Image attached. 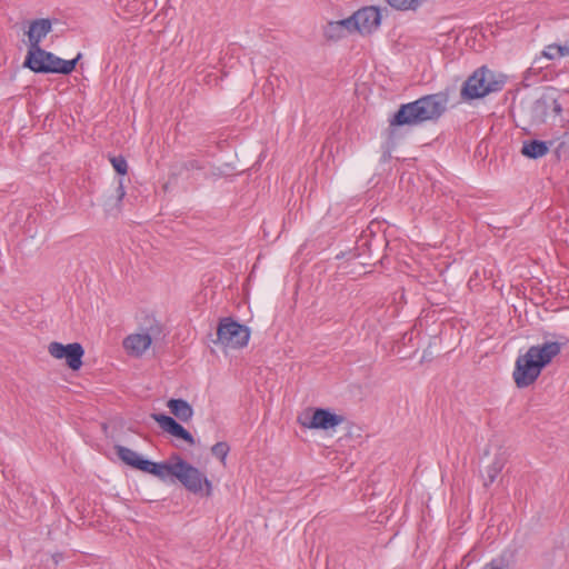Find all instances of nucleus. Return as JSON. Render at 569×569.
I'll return each instance as SVG.
<instances>
[{
  "mask_svg": "<svg viewBox=\"0 0 569 569\" xmlns=\"http://www.w3.org/2000/svg\"><path fill=\"white\" fill-rule=\"evenodd\" d=\"M448 100L447 93L438 92L401 104L389 120V127H416L428 121H436L445 113Z\"/></svg>",
  "mask_w": 569,
  "mask_h": 569,
  "instance_id": "1",
  "label": "nucleus"
},
{
  "mask_svg": "<svg viewBox=\"0 0 569 569\" xmlns=\"http://www.w3.org/2000/svg\"><path fill=\"white\" fill-rule=\"evenodd\" d=\"M562 346H565L563 342L546 341L530 347L525 355L519 356L512 373L516 386L527 388L532 385L541 370L560 353Z\"/></svg>",
  "mask_w": 569,
  "mask_h": 569,
  "instance_id": "2",
  "label": "nucleus"
},
{
  "mask_svg": "<svg viewBox=\"0 0 569 569\" xmlns=\"http://www.w3.org/2000/svg\"><path fill=\"white\" fill-rule=\"evenodd\" d=\"M80 54L76 59L64 60L51 52L37 48L34 50H28L24 66L38 73H71L77 64Z\"/></svg>",
  "mask_w": 569,
  "mask_h": 569,
  "instance_id": "3",
  "label": "nucleus"
},
{
  "mask_svg": "<svg viewBox=\"0 0 569 569\" xmlns=\"http://www.w3.org/2000/svg\"><path fill=\"white\" fill-rule=\"evenodd\" d=\"M500 88L501 82L493 80L492 72L486 68H481L475 71L465 82L461 96L466 100L478 99L490 92L498 91Z\"/></svg>",
  "mask_w": 569,
  "mask_h": 569,
  "instance_id": "4",
  "label": "nucleus"
},
{
  "mask_svg": "<svg viewBox=\"0 0 569 569\" xmlns=\"http://www.w3.org/2000/svg\"><path fill=\"white\" fill-rule=\"evenodd\" d=\"M176 478L192 493H203L207 497L212 493V483L204 473L181 458H178Z\"/></svg>",
  "mask_w": 569,
  "mask_h": 569,
  "instance_id": "5",
  "label": "nucleus"
},
{
  "mask_svg": "<svg viewBox=\"0 0 569 569\" xmlns=\"http://www.w3.org/2000/svg\"><path fill=\"white\" fill-rule=\"evenodd\" d=\"M217 337V342L224 348L238 349L247 346L250 331L246 326L238 323L231 318H223L219 322Z\"/></svg>",
  "mask_w": 569,
  "mask_h": 569,
  "instance_id": "6",
  "label": "nucleus"
},
{
  "mask_svg": "<svg viewBox=\"0 0 569 569\" xmlns=\"http://www.w3.org/2000/svg\"><path fill=\"white\" fill-rule=\"evenodd\" d=\"M299 423L308 429L328 430L343 422V417L330 412L328 409L317 408L305 411L298 418Z\"/></svg>",
  "mask_w": 569,
  "mask_h": 569,
  "instance_id": "7",
  "label": "nucleus"
},
{
  "mask_svg": "<svg viewBox=\"0 0 569 569\" xmlns=\"http://www.w3.org/2000/svg\"><path fill=\"white\" fill-rule=\"evenodd\" d=\"M48 352L56 359H64L68 367L72 370H79L82 366L84 350L78 342L62 345L53 341L49 343Z\"/></svg>",
  "mask_w": 569,
  "mask_h": 569,
  "instance_id": "8",
  "label": "nucleus"
},
{
  "mask_svg": "<svg viewBox=\"0 0 569 569\" xmlns=\"http://www.w3.org/2000/svg\"><path fill=\"white\" fill-rule=\"evenodd\" d=\"M356 31L361 34H370L381 23L380 10L376 7H366L353 13Z\"/></svg>",
  "mask_w": 569,
  "mask_h": 569,
  "instance_id": "9",
  "label": "nucleus"
},
{
  "mask_svg": "<svg viewBox=\"0 0 569 569\" xmlns=\"http://www.w3.org/2000/svg\"><path fill=\"white\" fill-rule=\"evenodd\" d=\"M151 418L164 432H168L173 437L181 438L189 445H194V438L192 435L173 418L162 413H152Z\"/></svg>",
  "mask_w": 569,
  "mask_h": 569,
  "instance_id": "10",
  "label": "nucleus"
},
{
  "mask_svg": "<svg viewBox=\"0 0 569 569\" xmlns=\"http://www.w3.org/2000/svg\"><path fill=\"white\" fill-rule=\"evenodd\" d=\"M52 30V23L50 19H36L32 20L29 24V29L27 31L29 49L34 50L37 48H41V41L49 34Z\"/></svg>",
  "mask_w": 569,
  "mask_h": 569,
  "instance_id": "11",
  "label": "nucleus"
},
{
  "mask_svg": "<svg viewBox=\"0 0 569 569\" xmlns=\"http://www.w3.org/2000/svg\"><path fill=\"white\" fill-rule=\"evenodd\" d=\"M152 339L149 333H132L123 340V348L130 356L140 357L151 346Z\"/></svg>",
  "mask_w": 569,
  "mask_h": 569,
  "instance_id": "12",
  "label": "nucleus"
},
{
  "mask_svg": "<svg viewBox=\"0 0 569 569\" xmlns=\"http://www.w3.org/2000/svg\"><path fill=\"white\" fill-rule=\"evenodd\" d=\"M178 458L179 456L172 457L171 462H152L148 460L143 472L153 475L158 477L161 480H166L169 476L176 477L177 469H178Z\"/></svg>",
  "mask_w": 569,
  "mask_h": 569,
  "instance_id": "13",
  "label": "nucleus"
},
{
  "mask_svg": "<svg viewBox=\"0 0 569 569\" xmlns=\"http://www.w3.org/2000/svg\"><path fill=\"white\" fill-rule=\"evenodd\" d=\"M114 449L119 459L123 461L126 465L140 471L144 470L148 460L143 459L138 452L120 445H117Z\"/></svg>",
  "mask_w": 569,
  "mask_h": 569,
  "instance_id": "14",
  "label": "nucleus"
},
{
  "mask_svg": "<svg viewBox=\"0 0 569 569\" xmlns=\"http://www.w3.org/2000/svg\"><path fill=\"white\" fill-rule=\"evenodd\" d=\"M549 152L547 142L540 140H529L522 143L521 154L530 159H539Z\"/></svg>",
  "mask_w": 569,
  "mask_h": 569,
  "instance_id": "15",
  "label": "nucleus"
},
{
  "mask_svg": "<svg viewBox=\"0 0 569 569\" xmlns=\"http://www.w3.org/2000/svg\"><path fill=\"white\" fill-rule=\"evenodd\" d=\"M171 413L179 420L187 422L192 418L193 410L191 406L183 399H170L167 403Z\"/></svg>",
  "mask_w": 569,
  "mask_h": 569,
  "instance_id": "16",
  "label": "nucleus"
},
{
  "mask_svg": "<svg viewBox=\"0 0 569 569\" xmlns=\"http://www.w3.org/2000/svg\"><path fill=\"white\" fill-rule=\"evenodd\" d=\"M505 465L506 458L502 455H498L493 458L492 462L486 468L485 486H489L497 479Z\"/></svg>",
  "mask_w": 569,
  "mask_h": 569,
  "instance_id": "17",
  "label": "nucleus"
},
{
  "mask_svg": "<svg viewBox=\"0 0 569 569\" xmlns=\"http://www.w3.org/2000/svg\"><path fill=\"white\" fill-rule=\"evenodd\" d=\"M126 194L124 187H123V180L119 179L118 186L114 191V201L111 199H107L104 201V209L108 213H111L112 211H119L120 203Z\"/></svg>",
  "mask_w": 569,
  "mask_h": 569,
  "instance_id": "18",
  "label": "nucleus"
},
{
  "mask_svg": "<svg viewBox=\"0 0 569 569\" xmlns=\"http://www.w3.org/2000/svg\"><path fill=\"white\" fill-rule=\"evenodd\" d=\"M542 56L549 60L569 56V47L560 44H549L542 51Z\"/></svg>",
  "mask_w": 569,
  "mask_h": 569,
  "instance_id": "19",
  "label": "nucleus"
},
{
  "mask_svg": "<svg viewBox=\"0 0 569 569\" xmlns=\"http://www.w3.org/2000/svg\"><path fill=\"white\" fill-rule=\"evenodd\" d=\"M426 0H387L397 10H416Z\"/></svg>",
  "mask_w": 569,
  "mask_h": 569,
  "instance_id": "20",
  "label": "nucleus"
},
{
  "mask_svg": "<svg viewBox=\"0 0 569 569\" xmlns=\"http://www.w3.org/2000/svg\"><path fill=\"white\" fill-rule=\"evenodd\" d=\"M323 34L328 40H338L346 36L343 33V29L341 27H339L337 21L329 22L325 27Z\"/></svg>",
  "mask_w": 569,
  "mask_h": 569,
  "instance_id": "21",
  "label": "nucleus"
},
{
  "mask_svg": "<svg viewBox=\"0 0 569 569\" xmlns=\"http://www.w3.org/2000/svg\"><path fill=\"white\" fill-rule=\"evenodd\" d=\"M229 450L230 448L227 442H217L212 446L211 453L220 459L223 465H226V458L229 453Z\"/></svg>",
  "mask_w": 569,
  "mask_h": 569,
  "instance_id": "22",
  "label": "nucleus"
},
{
  "mask_svg": "<svg viewBox=\"0 0 569 569\" xmlns=\"http://www.w3.org/2000/svg\"><path fill=\"white\" fill-rule=\"evenodd\" d=\"M111 163H112V167L113 169L119 173V174H126L127 171H128V164H127V161L123 157H112L110 159Z\"/></svg>",
  "mask_w": 569,
  "mask_h": 569,
  "instance_id": "23",
  "label": "nucleus"
},
{
  "mask_svg": "<svg viewBox=\"0 0 569 569\" xmlns=\"http://www.w3.org/2000/svg\"><path fill=\"white\" fill-rule=\"evenodd\" d=\"M339 27L343 29V33L347 34L351 31H356V22L353 20V14L347 19L337 21Z\"/></svg>",
  "mask_w": 569,
  "mask_h": 569,
  "instance_id": "24",
  "label": "nucleus"
},
{
  "mask_svg": "<svg viewBox=\"0 0 569 569\" xmlns=\"http://www.w3.org/2000/svg\"><path fill=\"white\" fill-rule=\"evenodd\" d=\"M482 569H503V566L500 561L493 560V561L485 565Z\"/></svg>",
  "mask_w": 569,
  "mask_h": 569,
  "instance_id": "25",
  "label": "nucleus"
},
{
  "mask_svg": "<svg viewBox=\"0 0 569 569\" xmlns=\"http://www.w3.org/2000/svg\"><path fill=\"white\" fill-rule=\"evenodd\" d=\"M561 110L562 109H561L560 103H558L557 101H553V111H555V113L556 114H560Z\"/></svg>",
  "mask_w": 569,
  "mask_h": 569,
  "instance_id": "26",
  "label": "nucleus"
},
{
  "mask_svg": "<svg viewBox=\"0 0 569 569\" xmlns=\"http://www.w3.org/2000/svg\"><path fill=\"white\" fill-rule=\"evenodd\" d=\"M189 167L192 169H201V166L197 161H190Z\"/></svg>",
  "mask_w": 569,
  "mask_h": 569,
  "instance_id": "27",
  "label": "nucleus"
}]
</instances>
